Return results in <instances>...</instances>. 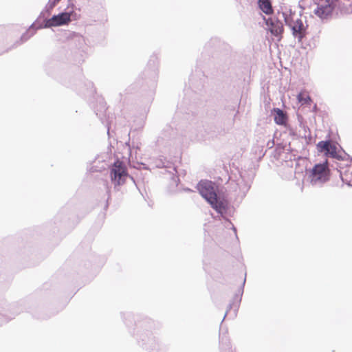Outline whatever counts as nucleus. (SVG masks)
<instances>
[{
	"mask_svg": "<svg viewBox=\"0 0 352 352\" xmlns=\"http://www.w3.org/2000/svg\"><path fill=\"white\" fill-rule=\"evenodd\" d=\"M316 148L318 153H323L325 157L338 160H342V157L337 151L336 144L331 140L320 141L316 144Z\"/></svg>",
	"mask_w": 352,
	"mask_h": 352,
	"instance_id": "obj_6",
	"label": "nucleus"
},
{
	"mask_svg": "<svg viewBox=\"0 0 352 352\" xmlns=\"http://www.w3.org/2000/svg\"><path fill=\"white\" fill-rule=\"evenodd\" d=\"M220 40L218 38H212L207 43H206L204 48L206 50H209L211 48H215L220 45Z\"/></svg>",
	"mask_w": 352,
	"mask_h": 352,
	"instance_id": "obj_20",
	"label": "nucleus"
},
{
	"mask_svg": "<svg viewBox=\"0 0 352 352\" xmlns=\"http://www.w3.org/2000/svg\"><path fill=\"white\" fill-rule=\"evenodd\" d=\"M348 176H349V175H345L344 177H342V180L343 182L347 184L349 186H351L350 184L351 180L348 179V178H347Z\"/></svg>",
	"mask_w": 352,
	"mask_h": 352,
	"instance_id": "obj_26",
	"label": "nucleus"
},
{
	"mask_svg": "<svg viewBox=\"0 0 352 352\" xmlns=\"http://www.w3.org/2000/svg\"><path fill=\"white\" fill-rule=\"evenodd\" d=\"M56 3H58L60 0H54Z\"/></svg>",
	"mask_w": 352,
	"mask_h": 352,
	"instance_id": "obj_32",
	"label": "nucleus"
},
{
	"mask_svg": "<svg viewBox=\"0 0 352 352\" xmlns=\"http://www.w3.org/2000/svg\"><path fill=\"white\" fill-rule=\"evenodd\" d=\"M197 189L200 195L208 201H211L217 197V193L214 189L212 183L210 181H201L197 184Z\"/></svg>",
	"mask_w": 352,
	"mask_h": 352,
	"instance_id": "obj_11",
	"label": "nucleus"
},
{
	"mask_svg": "<svg viewBox=\"0 0 352 352\" xmlns=\"http://www.w3.org/2000/svg\"><path fill=\"white\" fill-rule=\"evenodd\" d=\"M110 177L115 188L117 186L123 185L128 178L135 183L133 177L129 175L124 162L119 160H117L112 164L110 170Z\"/></svg>",
	"mask_w": 352,
	"mask_h": 352,
	"instance_id": "obj_5",
	"label": "nucleus"
},
{
	"mask_svg": "<svg viewBox=\"0 0 352 352\" xmlns=\"http://www.w3.org/2000/svg\"><path fill=\"white\" fill-rule=\"evenodd\" d=\"M236 185L238 186L240 193L241 194V197H245L251 187L250 181L245 180L244 177L241 175V179L238 180Z\"/></svg>",
	"mask_w": 352,
	"mask_h": 352,
	"instance_id": "obj_17",
	"label": "nucleus"
},
{
	"mask_svg": "<svg viewBox=\"0 0 352 352\" xmlns=\"http://www.w3.org/2000/svg\"><path fill=\"white\" fill-rule=\"evenodd\" d=\"M289 25L291 28L293 36L298 39V42H301L307 33L308 25L307 23H303L301 19H297L292 23H289Z\"/></svg>",
	"mask_w": 352,
	"mask_h": 352,
	"instance_id": "obj_10",
	"label": "nucleus"
},
{
	"mask_svg": "<svg viewBox=\"0 0 352 352\" xmlns=\"http://www.w3.org/2000/svg\"><path fill=\"white\" fill-rule=\"evenodd\" d=\"M158 78L157 58L153 56L148 60L147 67L140 76L143 90L148 91L149 100H153Z\"/></svg>",
	"mask_w": 352,
	"mask_h": 352,
	"instance_id": "obj_2",
	"label": "nucleus"
},
{
	"mask_svg": "<svg viewBox=\"0 0 352 352\" xmlns=\"http://www.w3.org/2000/svg\"><path fill=\"white\" fill-rule=\"evenodd\" d=\"M78 37L79 38V40H80V41H83V42L85 41L84 38H83L82 36H78Z\"/></svg>",
	"mask_w": 352,
	"mask_h": 352,
	"instance_id": "obj_30",
	"label": "nucleus"
},
{
	"mask_svg": "<svg viewBox=\"0 0 352 352\" xmlns=\"http://www.w3.org/2000/svg\"><path fill=\"white\" fill-rule=\"evenodd\" d=\"M99 109L94 108V111L96 116L100 118L102 123H104L102 116L107 110L106 103L103 99H100L98 101Z\"/></svg>",
	"mask_w": 352,
	"mask_h": 352,
	"instance_id": "obj_19",
	"label": "nucleus"
},
{
	"mask_svg": "<svg viewBox=\"0 0 352 352\" xmlns=\"http://www.w3.org/2000/svg\"><path fill=\"white\" fill-rule=\"evenodd\" d=\"M88 87H89V88H88L89 94H93L96 91V90H95L94 87L93 82H88Z\"/></svg>",
	"mask_w": 352,
	"mask_h": 352,
	"instance_id": "obj_25",
	"label": "nucleus"
},
{
	"mask_svg": "<svg viewBox=\"0 0 352 352\" xmlns=\"http://www.w3.org/2000/svg\"><path fill=\"white\" fill-rule=\"evenodd\" d=\"M219 339H220V344L221 345H223V344H225V347H224V349L223 350L221 348V351L220 352H230V346H229V344H227V338L223 336L222 337H219Z\"/></svg>",
	"mask_w": 352,
	"mask_h": 352,
	"instance_id": "obj_24",
	"label": "nucleus"
},
{
	"mask_svg": "<svg viewBox=\"0 0 352 352\" xmlns=\"http://www.w3.org/2000/svg\"><path fill=\"white\" fill-rule=\"evenodd\" d=\"M258 5L259 8L266 14L269 15L273 13L271 0H258Z\"/></svg>",
	"mask_w": 352,
	"mask_h": 352,
	"instance_id": "obj_18",
	"label": "nucleus"
},
{
	"mask_svg": "<svg viewBox=\"0 0 352 352\" xmlns=\"http://www.w3.org/2000/svg\"><path fill=\"white\" fill-rule=\"evenodd\" d=\"M122 318H123V321L126 324V325L129 326V324L132 322V320H133V315L129 312L123 313Z\"/></svg>",
	"mask_w": 352,
	"mask_h": 352,
	"instance_id": "obj_21",
	"label": "nucleus"
},
{
	"mask_svg": "<svg viewBox=\"0 0 352 352\" xmlns=\"http://www.w3.org/2000/svg\"><path fill=\"white\" fill-rule=\"evenodd\" d=\"M327 160L319 163L309 170L308 177L312 185H322L329 179V170Z\"/></svg>",
	"mask_w": 352,
	"mask_h": 352,
	"instance_id": "obj_4",
	"label": "nucleus"
},
{
	"mask_svg": "<svg viewBox=\"0 0 352 352\" xmlns=\"http://www.w3.org/2000/svg\"><path fill=\"white\" fill-rule=\"evenodd\" d=\"M272 113L274 115V120L276 124H285L287 120V116L282 109L279 108H274L272 111Z\"/></svg>",
	"mask_w": 352,
	"mask_h": 352,
	"instance_id": "obj_15",
	"label": "nucleus"
},
{
	"mask_svg": "<svg viewBox=\"0 0 352 352\" xmlns=\"http://www.w3.org/2000/svg\"><path fill=\"white\" fill-rule=\"evenodd\" d=\"M179 182V179L177 176H173L172 182L173 184L175 185V186H177L178 185Z\"/></svg>",
	"mask_w": 352,
	"mask_h": 352,
	"instance_id": "obj_27",
	"label": "nucleus"
},
{
	"mask_svg": "<svg viewBox=\"0 0 352 352\" xmlns=\"http://www.w3.org/2000/svg\"><path fill=\"white\" fill-rule=\"evenodd\" d=\"M305 163H307L306 158H303L301 157H299L298 160L295 162L296 168L294 170V175L296 177H298V175H303L304 170H305L307 173L309 175V170L307 168Z\"/></svg>",
	"mask_w": 352,
	"mask_h": 352,
	"instance_id": "obj_16",
	"label": "nucleus"
},
{
	"mask_svg": "<svg viewBox=\"0 0 352 352\" xmlns=\"http://www.w3.org/2000/svg\"><path fill=\"white\" fill-rule=\"evenodd\" d=\"M186 191H190L189 188L186 189Z\"/></svg>",
	"mask_w": 352,
	"mask_h": 352,
	"instance_id": "obj_33",
	"label": "nucleus"
},
{
	"mask_svg": "<svg viewBox=\"0 0 352 352\" xmlns=\"http://www.w3.org/2000/svg\"><path fill=\"white\" fill-rule=\"evenodd\" d=\"M23 310L22 303L11 305L8 309L0 307V327L14 318Z\"/></svg>",
	"mask_w": 352,
	"mask_h": 352,
	"instance_id": "obj_8",
	"label": "nucleus"
},
{
	"mask_svg": "<svg viewBox=\"0 0 352 352\" xmlns=\"http://www.w3.org/2000/svg\"><path fill=\"white\" fill-rule=\"evenodd\" d=\"M297 98H298V101L300 102H301L302 104H308L310 102H311V99L309 96H305L302 93H300L298 95Z\"/></svg>",
	"mask_w": 352,
	"mask_h": 352,
	"instance_id": "obj_22",
	"label": "nucleus"
},
{
	"mask_svg": "<svg viewBox=\"0 0 352 352\" xmlns=\"http://www.w3.org/2000/svg\"><path fill=\"white\" fill-rule=\"evenodd\" d=\"M155 327V322L148 318L135 321L133 336L137 340L138 345L146 351L166 352V345L162 342L153 332Z\"/></svg>",
	"mask_w": 352,
	"mask_h": 352,
	"instance_id": "obj_1",
	"label": "nucleus"
},
{
	"mask_svg": "<svg viewBox=\"0 0 352 352\" xmlns=\"http://www.w3.org/2000/svg\"><path fill=\"white\" fill-rule=\"evenodd\" d=\"M335 6L333 1H327L324 3L318 5L314 10V14L322 19H327L332 14Z\"/></svg>",
	"mask_w": 352,
	"mask_h": 352,
	"instance_id": "obj_12",
	"label": "nucleus"
},
{
	"mask_svg": "<svg viewBox=\"0 0 352 352\" xmlns=\"http://www.w3.org/2000/svg\"><path fill=\"white\" fill-rule=\"evenodd\" d=\"M166 164V161L164 158L156 159L154 162L155 167L158 168H166L167 165Z\"/></svg>",
	"mask_w": 352,
	"mask_h": 352,
	"instance_id": "obj_23",
	"label": "nucleus"
},
{
	"mask_svg": "<svg viewBox=\"0 0 352 352\" xmlns=\"http://www.w3.org/2000/svg\"><path fill=\"white\" fill-rule=\"evenodd\" d=\"M316 109H317V106H316V104H315L314 107V111H316Z\"/></svg>",
	"mask_w": 352,
	"mask_h": 352,
	"instance_id": "obj_31",
	"label": "nucleus"
},
{
	"mask_svg": "<svg viewBox=\"0 0 352 352\" xmlns=\"http://www.w3.org/2000/svg\"><path fill=\"white\" fill-rule=\"evenodd\" d=\"M245 277L244 278L243 283H241L240 287L239 288L237 292L234 294L232 301L230 302L228 307V309L224 315V317L221 322L223 321L226 316L228 315V312L230 311L232 309L233 310V312L230 314V316L234 318L236 316L237 312L240 306V303L241 302L242 296L243 294L244 291V286L245 284Z\"/></svg>",
	"mask_w": 352,
	"mask_h": 352,
	"instance_id": "obj_9",
	"label": "nucleus"
},
{
	"mask_svg": "<svg viewBox=\"0 0 352 352\" xmlns=\"http://www.w3.org/2000/svg\"><path fill=\"white\" fill-rule=\"evenodd\" d=\"M232 229L233 230L235 235H236V237L237 238V234H236V228L234 226V225L232 224Z\"/></svg>",
	"mask_w": 352,
	"mask_h": 352,
	"instance_id": "obj_29",
	"label": "nucleus"
},
{
	"mask_svg": "<svg viewBox=\"0 0 352 352\" xmlns=\"http://www.w3.org/2000/svg\"><path fill=\"white\" fill-rule=\"evenodd\" d=\"M72 1H73V3L74 4V0H72Z\"/></svg>",
	"mask_w": 352,
	"mask_h": 352,
	"instance_id": "obj_34",
	"label": "nucleus"
},
{
	"mask_svg": "<svg viewBox=\"0 0 352 352\" xmlns=\"http://www.w3.org/2000/svg\"><path fill=\"white\" fill-rule=\"evenodd\" d=\"M265 20L266 25L269 28V30L272 34L277 36L283 33V23L280 21L278 20L275 16H271Z\"/></svg>",
	"mask_w": 352,
	"mask_h": 352,
	"instance_id": "obj_13",
	"label": "nucleus"
},
{
	"mask_svg": "<svg viewBox=\"0 0 352 352\" xmlns=\"http://www.w3.org/2000/svg\"><path fill=\"white\" fill-rule=\"evenodd\" d=\"M208 203L211 205L212 208L217 211V212L221 214L226 213L228 208V204L227 201L224 199H221L218 195L211 201H209Z\"/></svg>",
	"mask_w": 352,
	"mask_h": 352,
	"instance_id": "obj_14",
	"label": "nucleus"
},
{
	"mask_svg": "<svg viewBox=\"0 0 352 352\" xmlns=\"http://www.w3.org/2000/svg\"><path fill=\"white\" fill-rule=\"evenodd\" d=\"M106 126L107 127V134H108L109 136H110V126H109V123H107L106 124Z\"/></svg>",
	"mask_w": 352,
	"mask_h": 352,
	"instance_id": "obj_28",
	"label": "nucleus"
},
{
	"mask_svg": "<svg viewBox=\"0 0 352 352\" xmlns=\"http://www.w3.org/2000/svg\"><path fill=\"white\" fill-rule=\"evenodd\" d=\"M75 5L72 0H68L65 10L58 14L53 15L50 19H44V24L38 25L35 30L40 28L61 26L68 24L72 20H76L78 14L74 11Z\"/></svg>",
	"mask_w": 352,
	"mask_h": 352,
	"instance_id": "obj_3",
	"label": "nucleus"
},
{
	"mask_svg": "<svg viewBox=\"0 0 352 352\" xmlns=\"http://www.w3.org/2000/svg\"><path fill=\"white\" fill-rule=\"evenodd\" d=\"M56 3H57L54 0H49L45 8V10L41 12L36 22L32 23L30 27L29 30L21 35L20 38V43L19 44L27 41L35 34V27L36 23L38 22L40 19H46L45 16V13L46 12L49 15L50 14L51 10L54 8Z\"/></svg>",
	"mask_w": 352,
	"mask_h": 352,
	"instance_id": "obj_7",
	"label": "nucleus"
}]
</instances>
